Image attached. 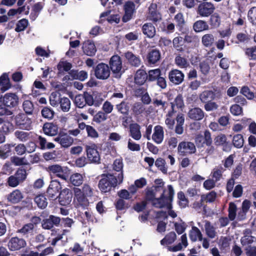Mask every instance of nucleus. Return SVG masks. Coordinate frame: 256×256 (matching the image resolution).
I'll return each instance as SVG.
<instances>
[{"mask_svg":"<svg viewBox=\"0 0 256 256\" xmlns=\"http://www.w3.org/2000/svg\"><path fill=\"white\" fill-rule=\"evenodd\" d=\"M123 174L121 172L117 176L108 174H104L98 182V188L103 192H107L111 190L112 188H115L118 184L122 182Z\"/></svg>","mask_w":256,"mask_h":256,"instance_id":"nucleus-1","label":"nucleus"},{"mask_svg":"<svg viewBox=\"0 0 256 256\" xmlns=\"http://www.w3.org/2000/svg\"><path fill=\"white\" fill-rule=\"evenodd\" d=\"M26 172L24 169L18 168L14 175L8 178L7 184L10 187H16L26 179Z\"/></svg>","mask_w":256,"mask_h":256,"instance_id":"nucleus-2","label":"nucleus"},{"mask_svg":"<svg viewBox=\"0 0 256 256\" xmlns=\"http://www.w3.org/2000/svg\"><path fill=\"white\" fill-rule=\"evenodd\" d=\"M110 70L116 78H120L121 77L124 70L122 69V61L120 56H113L110 60Z\"/></svg>","mask_w":256,"mask_h":256,"instance_id":"nucleus-3","label":"nucleus"},{"mask_svg":"<svg viewBox=\"0 0 256 256\" xmlns=\"http://www.w3.org/2000/svg\"><path fill=\"white\" fill-rule=\"evenodd\" d=\"M94 76L100 80H107L110 76V70L109 66L104 63L98 64L94 69Z\"/></svg>","mask_w":256,"mask_h":256,"instance_id":"nucleus-4","label":"nucleus"},{"mask_svg":"<svg viewBox=\"0 0 256 256\" xmlns=\"http://www.w3.org/2000/svg\"><path fill=\"white\" fill-rule=\"evenodd\" d=\"M86 150L88 160L93 163H99L100 162V155L98 151L97 146L94 143L86 145Z\"/></svg>","mask_w":256,"mask_h":256,"instance_id":"nucleus-5","label":"nucleus"},{"mask_svg":"<svg viewBox=\"0 0 256 256\" xmlns=\"http://www.w3.org/2000/svg\"><path fill=\"white\" fill-rule=\"evenodd\" d=\"M215 10L214 4L211 2H203L197 8V14L201 17L207 18L211 16Z\"/></svg>","mask_w":256,"mask_h":256,"instance_id":"nucleus-6","label":"nucleus"},{"mask_svg":"<svg viewBox=\"0 0 256 256\" xmlns=\"http://www.w3.org/2000/svg\"><path fill=\"white\" fill-rule=\"evenodd\" d=\"M15 122L16 124L21 129L29 130L32 128L31 119L24 114H18L15 118Z\"/></svg>","mask_w":256,"mask_h":256,"instance_id":"nucleus-7","label":"nucleus"},{"mask_svg":"<svg viewBox=\"0 0 256 256\" xmlns=\"http://www.w3.org/2000/svg\"><path fill=\"white\" fill-rule=\"evenodd\" d=\"M178 152L182 156L194 154L196 148L194 143L188 142H180L178 148Z\"/></svg>","mask_w":256,"mask_h":256,"instance_id":"nucleus-8","label":"nucleus"},{"mask_svg":"<svg viewBox=\"0 0 256 256\" xmlns=\"http://www.w3.org/2000/svg\"><path fill=\"white\" fill-rule=\"evenodd\" d=\"M26 246V241L18 237L12 238L8 243V248L11 251L18 250Z\"/></svg>","mask_w":256,"mask_h":256,"instance_id":"nucleus-9","label":"nucleus"},{"mask_svg":"<svg viewBox=\"0 0 256 256\" xmlns=\"http://www.w3.org/2000/svg\"><path fill=\"white\" fill-rule=\"evenodd\" d=\"M46 170L50 175L54 174L65 180H68V176L66 172H64V168L58 164L49 166L46 168Z\"/></svg>","mask_w":256,"mask_h":256,"instance_id":"nucleus-10","label":"nucleus"},{"mask_svg":"<svg viewBox=\"0 0 256 256\" xmlns=\"http://www.w3.org/2000/svg\"><path fill=\"white\" fill-rule=\"evenodd\" d=\"M222 96V94L220 92L204 90L200 94L199 98L202 102L206 103L216 99H220Z\"/></svg>","mask_w":256,"mask_h":256,"instance_id":"nucleus-11","label":"nucleus"},{"mask_svg":"<svg viewBox=\"0 0 256 256\" xmlns=\"http://www.w3.org/2000/svg\"><path fill=\"white\" fill-rule=\"evenodd\" d=\"M3 104L8 108L16 106L18 102V96L14 93H7L2 98Z\"/></svg>","mask_w":256,"mask_h":256,"instance_id":"nucleus-12","label":"nucleus"},{"mask_svg":"<svg viewBox=\"0 0 256 256\" xmlns=\"http://www.w3.org/2000/svg\"><path fill=\"white\" fill-rule=\"evenodd\" d=\"M184 75L180 70L174 69L168 72V79L172 84L178 85L181 84L184 80Z\"/></svg>","mask_w":256,"mask_h":256,"instance_id":"nucleus-13","label":"nucleus"},{"mask_svg":"<svg viewBox=\"0 0 256 256\" xmlns=\"http://www.w3.org/2000/svg\"><path fill=\"white\" fill-rule=\"evenodd\" d=\"M60 188V184L58 181L56 180H52L47 190L48 197L52 200L58 198L57 194Z\"/></svg>","mask_w":256,"mask_h":256,"instance_id":"nucleus-14","label":"nucleus"},{"mask_svg":"<svg viewBox=\"0 0 256 256\" xmlns=\"http://www.w3.org/2000/svg\"><path fill=\"white\" fill-rule=\"evenodd\" d=\"M58 198L61 205L66 206L72 202V194L70 189L66 188L60 192Z\"/></svg>","mask_w":256,"mask_h":256,"instance_id":"nucleus-15","label":"nucleus"},{"mask_svg":"<svg viewBox=\"0 0 256 256\" xmlns=\"http://www.w3.org/2000/svg\"><path fill=\"white\" fill-rule=\"evenodd\" d=\"M54 140L63 148L70 146L74 142L73 138L66 134H60Z\"/></svg>","mask_w":256,"mask_h":256,"instance_id":"nucleus-16","label":"nucleus"},{"mask_svg":"<svg viewBox=\"0 0 256 256\" xmlns=\"http://www.w3.org/2000/svg\"><path fill=\"white\" fill-rule=\"evenodd\" d=\"M148 18L152 21L156 22L161 19V16L157 10V4L152 3L148 8Z\"/></svg>","mask_w":256,"mask_h":256,"instance_id":"nucleus-17","label":"nucleus"},{"mask_svg":"<svg viewBox=\"0 0 256 256\" xmlns=\"http://www.w3.org/2000/svg\"><path fill=\"white\" fill-rule=\"evenodd\" d=\"M152 138L157 144H160L162 142L164 138V131L162 126L157 125L154 126Z\"/></svg>","mask_w":256,"mask_h":256,"instance_id":"nucleus-18","label":"nucleus"},{"mask_svg":"<svg viewBox=\"0 0 256 256\" xmlns=\"http://www.w3.org/2000/svg\"><path fill=\"white\" fill-rule=\"evenodd\" d=\"M152 204L155 207L158 208H172V202L162 194L160 198H154L152 200Z\"/></svg>","mask_w":256,"mask_h":256,"instance_id":"nucleus-19","label":"nucleus"},{"mask_svg":"<svg viewBox=\"0 0 256 256\" xmlns=\"http://www.w3.org/2000/svg\"><path fill=\"white\" fill-rule=\"evenodd\" d=\"M74 192V200L77 202V204L81 206H86L87 204V200L82 190L78 188H74L73 190Z\"/></svg>","mask_w":256,"mask_h":256,"instance_id":"nucleus-20","label":"nucleus"},{"mask_svg":"<svg viewBox=\"0 0 256 256\" xmlns=\"http://www.w3.org/2000/svg\"><path fill=\"white\" fill-rule=\"evenodd\" d=\"M60 222V218L54 216H50L48 218L42 222V227L46 230H50L54 225L57 226Z\"/></svg>","mask_w":256,"mask_h":256,"instance_id":"nucleus-21","label":"nucleus"},{"mask_svg":"<svg viewBox=\"0 0 256 256\" xmlns=\"http://www.w3.org/2000/svg\"><path fill=\"white\" fill-rule=\"evenodd\" d=\"M188 245L186 234H182L180 237V242L172 246H168V250L170 252H176L186 248Z\"/></svg>","mask_w":256,"mask_h":256,"instance_id":"nucleus-22","label":"nucleus"},{"mask_svg":"<svg viewBox=\"0 0 256 256\" xmlns=\"http://www.w3.org/2000/svg\"><path fill=\"white\" fill-rule=\"evenodd\" d=\"M124 14L122 18L124 22H127L132 18L134 10V4L132 2H127L124 5Z\"/></svg>","mask_w":256,"mask_h":256,"instance_id":"nucleus-23","label":"nucleus"},{"mask_svg":"<svg viewBox=\"0 0 256 256\" xmlns=\"http://www.w3.org/2000/svg\"><path fill=\"white\" fill-rule=\"evenodd\" d=\"M130 136L136 140H140L142 138L140 126L136 123L130 125Z\"/></svg>","mask_w":256,"mask_h":256,"instance_id":"nucleus-24","label":"nucleus"},{"mask_svg":"<svg viewBox=\"0 0 256 256\" xmlns=\"http://www.w3.org/2000/svg\"><path fill=\"white\" fill-rule=\"evenodd\" d=\"M142 29L143 34L148 38H152L156 35V28L153 24L150 22L145 23L142 26Z\"/></svg>","mask_w":256,"mask_h":256,"instance_id":"nucleus-25","label":"nucleus"},{"mask_svg":"<svg viewBox=\"0 0 256 256\" xmlns=\"http://www.w3.org/2000/svg\"><path fill=\"white\" fill-rule=\"evenodd\" d=\"M82 48L86 54L90 56H94L96 52L94 43L89 40L84 42Z\"/></svg>","mask_w":256,"mask_h":256,"instance_id":"nucleus-26","label":"nucleus"},{"mask_svg":"<svg viewBox=\"0 0 256 256\" xmlns=\"http://www.w3.org/2000/svg\"><path fill=\"white\" fill-rule=\"evenodd\" d=\"M188 36H186L184 38L180 36L175 37L172 40L174 48L178 52H184L185 50L184 41L188 40Z\"/></svg>","mask_w":256,"mask_h":256,"instance_id":"nucleus-27","label":"nucleus"},{"mask_svg":"<svg viewBox=\"0 0 256 256\" xmlns=\"http://www.w3.org/2000/svg\"><path fill=\"white\" fill-rule=\"evenodd\" d=\"M188 116L190 119L200 120L204 118V114L201 108H194L189 110Z\"/></svg>","mask_w":256,"mask_h":256,"instance_id":"nucleus-28","label":"nucleus"},{"mask_svg":"<svg viewBox=\"0 0 256 256\" xmlns=\"http://www.w3.org/2000/svg\"><path fill=\"white\" fill-rule=\"evenodd\" d=\"M176 124L174 132L177 134H182L184 132V124L185 120L184 114L182 113L178 114L176 118Z\"/></svg>","mask_w":256,"mask_h":256,"instance_id":"nucleus-29","label":"nucleus"},{"mask_svg":"<svg viewBox=\"0 0 256 256\" xmlns=\"http://www.w3.org/2000/svg\"><path fill=\"white\" fill-rule=\"evenodd\" d=\"M176 240V234L174 232H171L167 234L165 236L160 240V243L162 246H170L169 245L173 244Z\"/></svg>","mask_w":256,"mask_h":256,"instance_id":"nucleus-30","label":"nucleus"},{"mask_svg":"<svg viewBox=\"0 0 256 256\" xmlns=\"http://www.w3.org/2000/svg\"><path fill=\"white\" fill-rule=\"evenodd\" d=\"M216 42L214 36L211 33H208L202 37V45L206 48L212 46Z\"/></svg>","mask_w":256,"mask_h":256,"instance_id":"nucleus-31","label":"nucleus"},{"mask_svg":"<svg viewBox=\"0 0 256 256\" xmlns=\"http://www.w3.org/2000/svg\"><path fill=\"white\" fill-rule=\"evenodd\" d=\"M23 194L18 190H15L10 193L8 196V200L13 204L20 202L23 198Z\"/></svg>","mask_w":256,"mask_h":256,"instance_id":"nucleus-32","label":"nucleus"},{"mask_svg":"<svg viewBox=\"0 0 256 256\" xmlns=\"http://www.w3.org/2000/svg\"><path fill=\"white\" fill-rule=\"evenodd\" d=\"M204 222V230L206 236L210 238H214L217 234L216 228L208 220H205Z\"/></svg>","mask_w":256,"mask_h":256,"instance_id":"nucleus-33","label":"nucleus"},{"mask_svg":"<svg viewBox=\"0 0 256 256\" xmlns=\"http://www.w3.org/2000/svg\"><path fill=\"white\" fill-rule=\"evenodd\" d=\"M124 56L126 59L132 66L136 67L140 66L141 61L138 56H136L130 52L125 53Z\"/></svg>","mask_w":256,"mask_h":256,"instance_id":"nucleus-34","label":"nucleus"},{"mask_svg":"<svg viewBox=\"0 0 256 256\" xmlns=\"http://www.w3.org/2000/svg\"><path fill=\"white\" fill-rule=\"evenodd\" d=\"M54 248L48 247L42 250L40 252L34 251H30L28 254H23L20 256H47L54 252Z\"/></svg>","mask_w":256,"mask_h":256,"instance_id":"nucleus-35","label":"nucleus"},{"mask_svg":"<svg viewBox=\"0 0 256 256\" xmlns=\"http://www.w3.org/2000/svg\"><path fill=\"white\" fill-rule=\"evenodd\" d=\"M148 78V74L145 70H138L136 71L135 76V82L138 84H142L146 81Z\"/></svg>","mask_w":256,"mask_h":256,"instance_id":"nucleus-36","label":"nucleus"},{"mask_svg":"<svg viewBox=\"0 0 256 256\" xmlns=\"http://www.w3.org/2000/svg\"><path fill=\"white\" fill-rule=\"evenodd\" d=\"M189 236L192 241L196 242L202 240V234L197 227L192 226L189 232Z\"/></svg>","mask_w":256,"mask_h":256,"instance_id":"nucleus-37","label":"nucleus"},{"mask_svg":"<svg viewBox=\"0 0 256 256\" xmlns=\"http://www.w3.org/2000/svg\"><path fill=\"white\" fill-rule=\"evenodd\" d=\"M250 230H246L244 232V236L241 238V243L242 246H248L256 242V238L253 236L250 235Z\"/></svg>","mask_w":256,"mask_h":256,"instance_id":"nucleus-38","label":"nucleus"},{"mask_svg":"<svg viewBox=\"0 0 256 256\" xmlns=\"http://www.w3.org/2000/svg\"><path fill=\"white\" fill-rule=\"evenodd\" d=\"M194 30L196 32H202L209 29V26L206 22L199 20L196 22L193 25Z\"/></svg>","mask_w":256,"mask_h":256,"instance_id":"nucleus-39","label":"nucleus"},{"mask_svg":"<svg viewBox=\"0 0 256 256\" xmlns=\"http://www.w3.org/2000/svg\"><path fill=\"white\" fill-rule=\"evenodd\" d=\"M70 182L74 186H78L84 182V176L79 173H75L72 174L70 178Z\"/></svg>","mask_w":256,"mask_h":256,"instance_id":"nucleus-40","label":"nucleus"},{"mask_svg":"<svg viewBox=\"0 0 256 256\" xmlns=\"http://www.w3.org/2000/svg\"><path fill=\"white\" fill-rule=\"evenodd\" d=\"M43 130L47 135L54 136L58 132V128L52 123H46L44 125Z\"/></svg>","mask_w":256,"mask_h":256,"instance_id":"nucleus-41","label":"nucleus"},{"mask_svg":"<svg viewBox=\"0 0 256 256\" xmlns=\"http://www.w3.org/2000/svg\"><path fill=\"white\" fill-rule=\"evenodd\" d=\"M160 58V54L159 50H152L148 55V62L150 64H154L158 62Z\"/></svg>","mask_w":256,"mask_h":256,"instance_id":"nucleus-42","label":"nucleus"},{"mask_svg":"<svg viewBox=\"0 0 256 256\" xmlns=\"http://www.w3.org/2000/svg\"><path fill=\"white\" fill-rule=\"evenodd\" d=\"M250 206V200H244L242 204V210L238 212V218L240 220H244L246 214L248 212Z\"/></svg>","mask_w":256,"mask_h":256,"instance_id":"nucleus-43","label":"nucleus"},{"mask_svg":"<svg viewBox=\"0 0 256 256\" xmlns=\"http://www.w3.org/2000/svg\"><path fill=\"white\" fill-rule=\"evenodd\" d=\"M0 86H2L0 90L2 92L7 90L11 87L9 79L6 74H4L0 77Z\"/></svg>","mask_w":256,"mask_h":256,"instance_id":"nucleus-44","label":"nucleus"},{"mask_svg":"<svg viewBox=\"0 0 256 256\" xmlns=\"http://www.w3.org/2000/svg\"><path fill=\"white\" fill-rule=\"evenodd\" d=\"M34 230V224L28 223L24 224L21 228L17 230L18 233L21 234L22 236H26L32 233Z\"/></svg>","mask_w":256,"mask_h":256,"instance_id":"nucleus-45","label":"nucleus"},{"mask_svg":"<svg viewBox=\"0 0 256 256\" xmlns=\"http://www.w3.org/2000/svg\"><path fill=\"white\" fill-rule=\"evenodd\" d=\"M86 100V104H87L89 106H94L96 107H98L100 105V100H94V96L88 93L84 94Z\"/></svg>","mask_w":256,"mask_h":256,"instance_id":"nucleus-46","label":"nucleus"},{"mask_svg":"<svg viewBox=\"0 0 256 256\" xmlns=\"http://www.w3.org/2000/svg\"><path fill=\"white\" fill-rule=\"evenodd\" d=\"M34 202L40 208L44 209L48 206L46 198L42 194L37 196L34 198Z\"/></svg>","mask_w":256,"mask_h":256,"instance_id":"nucleus-47","label":"nucleus"},{"mask_svg":"<svg viewBox=\"0 0 256 256\" xmlns=\"http://www.w3.org/2000/svg\"><path fill=\"white\" fill-rule=\"evenodd\" d=\"M162 194L166 198L172 202L174 194V190L172 186H168L167 188H165L162 190Z\"/></svg>","mask_w":256,"mask_h":256,"instance_id":"nucleus-48","label":"nucleus"},{"mask_svg":"<svg viewBox=\"0 0 256 256\" xmlns=\"http://www.w3.org/2000/svg\"><path fill=\"white\" fill-rule=\"evenodd\" d=\"M15 136L21 142H26L30 138V132L16 130L14 132Z\"/></svg>","mask_w":256,"mask_h":256,"instance_id":"nucleus-49","label":"nucleus"},{"mask_svg":"<svg viewBox=\"0 0 256 256\" xmlns=\"http://www.w3.org/2000/svg\"><path fill=\"white\" fill-rule=\"evenodd\" d=\"M161 75V70L159 68L149 70L148 74V78L150 81L156 80Z\"/></svg>","mask_w":256,"mask_h":256,"instance_id":"nucleus-50","label":"nucleus"},{"mask_svg":"<svg viewBox=\"0 0 256 256\" xmlns=\"http://www.w3.org/2000/svg\"><path fill=\"white\" fill-rule=\"evenodd\" d=\"M216 196V194L214 191H212L206 194H204L201 196L200 201L206 202H213Z\"/></svg>","mask_w":256,"mask_h":256,"instance_id":"nucleus-51","label":"nucleus"},{"mask_svg":"<svg viewBox=\"0 0 256 256\" xmlns=\"http://www.w3.org/2000/svg\"><path fill=\"white\" fill-rule=\"evenodd\" d=\"M176 64L180 68H186L189 66L188 60L180 55L177 56L175 58Z\"/></svg>","mask_w":256,"mask_h":256,"instance_id":"nucleus-52","label":"nucleus"},{"mask_svg":"<svg viewBox=\"0 0 256 256\" xmlns=\"http://www.w3.org/2000/svg\"><path fill=\"white\" fill-rule=\"evenodd\" d=\"M61 98L60 94L58 92H52L50 96V102L52 106H58Z\"/></svg>","mask_w":256,"mask_h":256,"instance_id":"nucleus-53","label":"nucleus"},{"mask_svg":"<svg viewBox=\"0 0 256 256\" xmlns=\"http://www.w3.org/2000/svg\"><path fill=\"white\" fill-rule=\"evenodd\" d=\"M172 108H180L184 106V103L182 99V97L181 95L179 94L176 96L174 101L171 103Z\"/></svg>","mask_w":256,"mask_h":256,"instance_id":"nucleus-54","label":"nucleus"},{"mask_svg":"<svg viewBox=\"0 0 256 256\" xmlns=\"http://www.w3.org/2000/svg\"><path fill=\"white\" fill-rule=\"evenodd\" d=\"M28 20L25 18L20 20L16 24L15 31L16 32H20L24 30L28 26Z\"/></svg>","mask_w":256,"mask_h":256,"instance_id":"nucleus-55","label":"nucleus"},{"mask_svg":"<svg viewBox=\"0 0 256 256\" xmlns=\"http://www.w3.org/2000/svg\"><path fill=\"white\" fill-rule=\"evenodd\" d=\"M155 165L164 174L167 173L168 168L166 165V162L164 159L162 158H158L155 162Z\"/></svg>","mask_w":256,"mask_h":256,"instance_id":"nucleus-56","label":"nucleus"},{"mask_svg":"<svg viewBox=\"0 0 256 256\" xmlns=\"http://www.w3.org/2000/svg\"><path fill=\"white\" fill-rule=\"evenodd\" d=\"M60 108L64 112H68L70 108V101L68 98L64 97L60 102Z\"/></svg>","mask_w":256,"mask_h":256,"instance_id":"nucleus-57","label":"nucleus"},{"mask_svg":"<svg viewBox=\"0 0 256 256\" xmlns=\"http://www.w3.org/2000/svg\"><path fill=\"white\" fill-rule=\"evenodd\" d=\"M116 108L118 112L123 114H128L129 111L128 104L124 100L116 106Z\"/></svg>","mask_w":256,"mask_h":256,"instance_id":"nucleus-58","label":"nucleus"},{"mask_svg":"<svg viewBox=\"0 0 256 256\" xmlns=\"http://www.w3.org/2000/svg\"><path fill=\"white\" fill-rule=\"evenodd\" d=\"M232 142L234 146L237 148H240L244 145V140L242 134H238L233 138Z\"/></svg>","mask_w":256,"mask_h":256,"instance_id":"nucleus-59","label":"nucleus"},{"mask_svg":"<svg viewBox=\"0 0 256 256\" xmlns=\"http://www.w3.org/2000/svg\"><path fill=\"white\" fill-rule=\"evenodd\" d=\"M237 208L236 205L233 202L229 204L228 208V218L230 220H234L236 214Z\"/></svg>","mask_w":256,"mask_h":256,"instance_id":"nucleus-60","label":"nucleus"},{"mask_svg":"<svg viewBox=\"0 0 256 256\" xmlns=\"http://www.w3.org/2000/svg\"><path fill=\"white\" fill-rule=\"evenodd\" d=\"M24 10L25 7L24 6L19 7L16 9H10L8 12L6 16H8L9 20L10 18H12L14 16L18 14H21Z\"/></svg>","mask_w":256,"mask_h":256,"instance_id":"nucleus-61","label":"nucleus"},{"mask_svg":"<svg viewBox=\"0 0 256 256\" xmlns=\"http://www.w3.org/2000/svg\"><path fill=\"white\" fill-rule=\"evenodd\" d=\"M230 239L226 236H221L218 240V246L222 250H225L230 246Z\"/></svg>","mask_w":256,"mask_h":256,"instance_id":"nucleus-62","label":"nucleus"},{"mask_svg":"<svg viewBox=\"0 0 256 256\" xmlns=\"http://www.w3.org/2000/svg\"><path fill=\"white\" fill-rule=\"evenodd\" d=\"M178 204L181 208H186L188 205V200L186 198L184 193L180 192L178 193Z\"/></svg>","mask_w":256,"mask_h":256,"instance_id":"nucleus-63","label":"nucleus"},{"mask_svg":"<svg viewBox=\"0 0 256 256\" xmlns=\"http://www.w3.org/2000/svg\"><path fill=\"white\" fill-rule=\"evenodd\" d=\"M245 54L250 60H256V46H252L246 49Z\"/></svg>","mask_w":256,"mask_h":256,"instance_id":"nucleus-64","label":"nucleus"}]
</instances>
